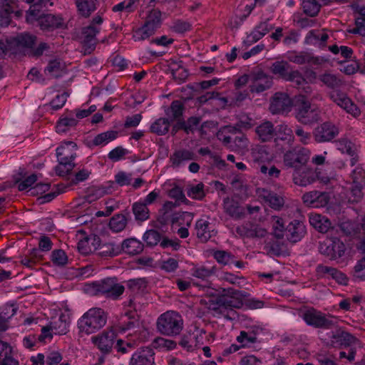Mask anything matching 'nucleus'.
Returning <instances> with one entry per match:
<instances>
[{
  "instance_id": "49530a36",
  "label": "nucleus",
  "mask_w": 365,
  "mask_h": 365,
  "mask_svg": "<svg viewBox=\"0 0 365 365\" xmlns=\"http://www.w3.org/2000/svg\"><path fill=\"white\" fill-rule=\"evenodd\" d=\"M170 125V123L168 119L160 118L151 124L150 131L158 135H164L168 132Z\"/></svg>"
},
{
  "instance_id": "2eb2a0df",
  "label": "nucleus",
  "mask_w": 365,
  "mask_h": 365,
  "mask_svg": "<svg viewBox=\"0 0 365 365\" xmlns=\"http://www.w3.org/2000/svg\"><path fill=\"white\" fill-rule=\"evenodd\" d=\"M338 134L339 128L330 122H324L317 125L313 130V136L317 143L329 142Z\"/></svg>"
},
{
  "instance_id": "9b49d317",
  "label": "nucleus",
  "mask_w": 365,
  "mask_h": 365,
  "mask_svg": "<svg viewBox=\"0 0 365 365\" xmlns=\"http://www.w3.org/2000/svg\"><path fill=\"white\" fill-rule=\"evenodd\" d=\"M250 159L255 169L259 170L262 174H266L267 164L272 161L273 155L266 146L256 145L252 149Z\"/></svg>"
},
{
  "instance_id": "1a4fd4ad",
  "label": "nucleus",
  "mask_w": 365,
  "mask_h": 365,
  "mask_svg": "<svg viewBox=\"0 0 365 365\" xmlns=\"http://www.w3.org/2000/svg\"><path fill=\"white\" fill-rule=\"evenodd\" d=\"M302 317L308 325L314 328L330 329L334 325L332 316H327L313 307L304 311Z\"/></svg>"
},
{
  "instance_id": "79ce46f5",
  "label": "nucleus",
  "mask_w": 365,
  "mask_h": 365,
  "mask_svg": "<svg viewBox=\"0 0 365 365\" xmlns=\"http://www.w3.org/2000/svg\"><path fill=\"white\" fill-rule=\"evenodd\" d=\"M78 120L73 116H62L56 123V130L58 133H65L78 124Z\"/></svg>"
},
{
  "instance_id": "052dcab7",
  "label": "nucleus",
  "mask_w": 365,
  "mask_h": 365,
  "mask_svg": "<svg viewBox=\"0 0 365 365\" xmlns=\"http://www.w3.org/2000/svg\"><path fill=\"white\" fill-rule=\"evenodd\" d=\"M63 69V66L59 61L53 60L49 61L48 66L45 68V73L51 77L57 78L61 75Z\"/></svg>"
},
{
  "instance_id": "4d7b16f0",
  "label": "nucleus",
  "mask_w": 365,
  "mask_h": 365,
  "mask_svg": "<svg viewBox=\"0 0 365 365\" xmlns=\"http://www.w3.org/2000/svg\"><path fill=\"white\" fill-rule=\"evenodd\" d=\"M320 8L321 5L317 0H303V11L309 16H316L319 14Z\"/></svg>"
},
{
  "instance_id": "4468645a",
  "label": "nucleus",
  "mask_w": 365,
  "mask_h": 365,
  "mask_svg": "<svg viewBox=\"0 0 365 365\" xmlns=\"http://www.w3.org/2000/svg\"><path fill=\"white\" fill-rule=\"evenodd\" d=\"M96 290L108 297L115 299L123 293L125 287L118 283L117 278L113 277L102 280L96 285Z\"/></svg>"
},
{
  "instance_id": "423d86ee",
  "label": "nucleus",
  "mask_w": 365,
  "mask_h": 365,
  "mask_svg": "<svg viewBox=\"0 0 365 365\" xmlns=\"http://www.w3.org/2000/svg\"><path fill=\"white\" fill-rule=\"evenodd\" d=\"M26 21L34 23L35 21L43 31H53L64 26L63 18L59 15L51 14H41L40 10L36 9V5H31L26 14Z\"/></svg>"
},
{
  "instance_id": "2f4dec72",
  "label": "nucleus",
  "mask_w": 365,
  "mask_h": 365,
  "mask_svg": "<svg viewBox=\"0 0 365 365\" xmlns=\"http://www.w3.org/2000/svg\"><path fill=\"white\" fill-rule=\"evenodd\" d=\"M195 158V155L192 151L187 149H179L170 155V161L173 167L179 168L185 162L194 160Z\"/></svg>"
},
{
  "instance_id": "9d476101",
  "label": "nucleus",
  "mask_w": 365,
  "mask_h": 365,
  "mask_svg": "<svg viewBox=\"0 0 365 365\" xmlns=\"http://www.w3.org/2000/svg\"><path fill=\"white\" fill-rule=\"evenodd\" d=\"M321 254L329 257L331 259H336L342 257L346 250L344 243L337 237L327 238L319 245Z\"/></svg>"
},
{
  "instance_id": "f3484780",
  "label": "nucleus",
  "mask_w": 365,
  "mask_h": 365,
  "mask_svg": "<svg viewBox=\"0 0 365 365\" xmlns=\"http://www.w3.org/2000/svg\"><path fill=\"white\" fill-rule=\"evenodd\" d=\"M115 339L116 333L113 329H110L93 336L91 341L101 352L108 354L111 351Z\"/></svg>"
},
{
  "instance_id": "e433bc0d",
  "label": "nucleus",
  "mask_w": 365,
  "mask_h": 365,
  "mask_svg": "<svg viewBox=\"0 0 365 365\" xmlns=\"http://www.w3.org/2000/svg\"><path fill=\"white\" fill-rule=\"evenodd\" d=\"M329 38V35L323 31L311 30L305 38V42L308 44L319 43V46L324 47Z\"/></svg>"
},
{
  "instance_id": "bf43d9fd",
  "label": "nucleus",
  "mask_w": 365,
  "mask_h": 365,
  "mask_svg": "<svg viewBox=\"0 0 365 365\" xmlns=\"http://www.w3.org/2000/svg\"><path fill=\"white\" fill-rule=\"evenodd\" d=\"M333 339H335L336 343L344 346L351 345L356 340V338L353 335L344 331L336 332L333 336Z\"/></svg>"
},
{
  "instance_id": "f257e3e1",
  "label": "nucleus",
  "mask_w": 365,
  "mask_h": 365,
  "mask_svg": "<svg viewBox=\"0 0 365 365\" xmlns=\"http://www.w3.org/2000/svg\"><path fill=\"white\" fill-rule=\"evenodd\" d=\"M247 293L232 288L223 289V294L216 298L213 311L225 318L231 319L230 314H234L235 309H240L243 305V299Z\"/></svg>"
},
{
  "instance_id": "0eeeda50",
  "label": "nucleus",
  "mask_w": 365,
  "mask_h": 365,
  "mask_svg": "<svg viewBox=\"0 0 365 365\" xmlns=\"http://www.w3.org/2000/svg\"><path fill=\"white\" fill-rule=\"evenodd\" d=\"M162 13L158 9H152L147 14L143 25L133 31L135 41H144L155 34L162 24Z\"/></svg>"
},
{
  "instance_id": "bb28decb",
  "label": "nucleus",
  "mask_w": 365,
  "mask_h": 365,
  "mask_svg": "<svg viewBox=\"0 0 365 365\" xmlns=\"http://www.w3.org/2000/svg\"><path fill=\"white\" fill-rule=\"evenodd\" d=\"M316 271L318 276L322 277H326L327 275L331 276V278L335 279L339 284L345 285L348 282L346 276L334 267L319 264L317 267Z\"/></svg>"
},
{
  "instance_id": "393cba45",
  "label": "nucleus",
  "mask_w": 365,
  "mask_h": 365,
  "mask_svg": "<svg viewBox=\"0 0 365 365\" xmlns=\"http://www.w3.org/2000/svg\"><path fill=\"white\" fill-rule=\"evenodd\" d=\"M285 232L287 240L292 243H296L304 236L306 227L303 222L294 220L287 226Z\"/></svg>"
},
{
  "instance_id": "20e7f679",
  "label": "nucleus",
  "mask_w": 365,
  "mask_h": 365,
  "mask_svg": "<svg viewBox=\"0 0 365 365\" xmlns=\"http://www.w3.org/2000/svg\"><path fill=\"white\" fill-rule=\"evenodd\" d=\"M184 327L182 316L175 311H168L160 314L156 322L158 331L166 336H175L180 334Z\"/></svg>"
},
{
  "instance_id": "412c9836",
  "label": "nucleus",
  "mask_w": 365,
  "mask_h": 365,
  "mask_svg": "<svg viewBox=\"0 0 365 365\" xmlns=\"http://www.w3.org/2000/svg\"><path fill=\"white\" fill-rule=\"evenodd\" d=\"M292 101L289 96L284 93H277L272 97L269 110L272 114H279L289 111Z\"/></svg>"
},
{
  "instance_id": "c756f323",
  "label": "nucleus",
  "mask_w": 365,
  "mask_h": 365,
  "mask_svg": "<svg viewBox=\"0 0 365 365\" xmlns=\"http://www.w3.org/2000/svg\"><path fill=\"white\" fill-rule=\"evenodd\" d=\"M255 133L259 140L261 142H269L277 135L274 125L270 121H264L255 128Z\"/></svg>"
},
{
  "instance_id": "dca6fc26",
  "label": "nucleus",
  "mask_w": 365,
  "mask_h": 365,
  "mask_svg": "<svg viewBox=\"0 0 365 365\" xmlns=\"http://www.w3.org/2000/svg\"><path fill=\"white\" fill-rule=\"evenodd\" d=\"M20 16L22 14L19 9L16 0H0V24L9 26L11 21V14Z\"/></svg>"
},
{
  "instance_id": "7ed1b4c3",
  "label": "nucleus",
  "mask_w": 365,
  "mask_h": 365,
  "mask_svg": "<svg viewBox=\"0 0 365 365\" xmlns=\"http://www.w3.org/2000/svg\"><path fill=\"white\" fill-rule=\"evenodd\" d=\"M76 144L73 141L65 142L56 149L58 165L55 171L58 176L69 175L75 167L74 160L76 158Z\"/></svg>"
},
{
  "instance_id": "774afa93",
  "label": "nucleus",
  "mask_w": 365,
  "mask_h": 365,
  "mask_svg": "<svg viewBox=\"0 0 365 365\" xmlns=\"http://www.w3.org/2000/svg\"><path fill=\"white\" fill-rule=\"evenodd\" d=\"M160 234L155 230H148L143 235L144 241L148 246L151 247L158 245V243L160 242Z\"/></svg>"
},
{
  "instance_id": "cd10ccee",
  "label": "nucleus",
  "mask_w": 365,
  "mask_h": 365,
  "mask_svg": "<svg viewBox=\"0 0 365 365\" xmlns=\"http://www.w3.org/2000/svg\"><path fill=\"white\" fill-rule=\"evenodd\" d=\"M195 230L197 237L202 242H207L215 234L210 222L203 219L197 220Z\"/></svg>"
},
{
  "instance_id": "58836bf2",
  "label": "nucleus",
  "mask_w": 365,
  "mask_h": 365,
  "mask_svg": "<svg viewBox=\"0 0 365 365\" xmlns=\"http://www.w3.org/2000/svg\"><path fill=\"white\" fill-rule=\"evenodd\" d=\"M217 267L212 266L207 267L205 265L195 266L191 269V274L194 277L200 279L202 280H207L214 274H215Z\"/></svg>"
},
{
  "instance_id": "603ef678",
  "label": "nucleus",
  "mask_w": 365,
  "mask_h": 365,
  "mask_svg": "<svg viewBox=\"0 0 365 365\" xmlns=\"http://www.w3.org/2000/svg\"><path fill=\"white\" fill-rule=\"evenodd\" d=\"M128 223L126 217L123 214H117L113 216L109 221V227L114 232L123 231Z\"/></svg>"
},
{
  "instance_id": "6e6552de",
  "label": "nucleus",
  "mask_w": 365,
  "mask_h": 365,
  "mask_svg": "<svg viewBox=\"0 0 365 365\" xmlns=\"http://www.w3.org/2000/svg\"><path fill=\"white\" fill-rule=\"evenodd\" d=\"M311 152L309 149L295 146L284 153L283 155L284 165L288 168L297 169L306 166L309 162Z\"/></svg>"
},
{
  "instance_id": "f704fd0d",
  "label": "nucleus",
  "mask_w": 365,
  "mask_h": 365,
  "mask_svg": "<svg viewBox=\"0 0 365 365\" xmlns=\"http://www.w3.org/2000/svg\"><path fill=\"white\" fill-rule=\"evenodd\" d=\"M132 212L138 223H141L150 218V210L141 201L135 202L132 205Z\"/></svg>"
},
{
  "instance_id": "09e8293b",
  "label": "nucleus",
  "mask_w": 365,
  "mask_h": 365,
  "mask_svg": "<svg viewBox=\"0 0 365 365\" xmlns=\"http://www.w3.org/2000/svg\"><path fill=\"white\" fill-rule=\"evenodd\" d=\"M42 259L43 256L40 254L39 250L34 248L29 255L21 258V263L26 267L33 268Z\"/></svg>"
},
{
  "instance_id": "680f3d73",
  "label": "nucleus",
  "mask_w": 365,
  "mask_h": 365,
  "mask_svg": "<svg viewBox=\"0 0 365 365\" xmlns=\"http://www.w3.org/2000/svg\"><path fill=\"white\" fill-rule=\"evenodd\" d=\"M184 106L180 101H174L172 102L167 115H170L173 120L180 119L183 114Z\"/></svg>"
},
{
  "instance_id": "a878e982",
  "label": "nucleus",
  "mask_w": 365,
  "mask_h": 365,
  "mask_svg": "<svg viewBox=\"0 0 365 365\" xmlns=\"http://www.w3.org/2000/svg\"><path fill=\"white\" fill-rule=\"evenodd\" d=\"M223 209L226 214L236 220L242 219L245 215L244 208L233 198L226 197L224 200Z\"/></svg>"
},
{
  "instance_id": "7c9ffc66",
  "label": "nucleus",
  "mask_w": 365,
  "mask_h": 365,
  "mask_svg": "<svg viewBox=\"0 0 365 365\" xmlns=\"http://www.w3.org/2000/svg\"><path fill=\"white\" fill-rule=\"evenodd\" d=\"M287 59L292 63L302 65L305 63H311L317 65L319 63V59L314 57L311 53L307 52L290 51L287 53Z\"/></svg>"
},
{
  "instance_id": "e2e57ef3",
  "label": "nucleus",
  "mask_w": 365,
  "mask_h": 365,
  "mask_svg": "<svg viewBox=\"0 0 365 365\" xmlns=\"http://www.w3.org/2000/svg\"><path fill=\"white\" fill-rule=\"evenodd\" d=\"M204 187V184L202 182H200L196 185L191 186L188 188L187 195L188 197L194 200H202L205 196Z\"/></svg>"
},
{
  "instance_id": "ea45409f",
  "label": "nucleus",
  "mask_w": 365,
  "mask_h": 365,
  "mask_svg": "<svg viewBox=\"0 0 365 365\" xmlns=\"http://www.w3.org/2000/svg\"><path fill=\"white\" fill-rule=\"evenodd\" d=\"M76 5L79 14L88 18L96 9V0H76Z\"/></svg>"
},
{
  "instance_id": "a211bd4d",
  "label": "nucleus",
  "mask_w": 365,
  "mask_h": 365,
  "mask_svg": "<svg viewBox=\"0 0 365 365\" xmlns=\"http://www.w3.org/2000/svg\"><path fill=\"white\" fill-rule=\"evenodd\" d=\"M330 199L329 192L318 190L310 191L302 195L304 203L313 207H324L329 204Z\"/></svg>"
},
{
  "instance_id": "37998d69",
  "label": "nucleus",
  "mask_w": 365,
  "mask_h": 365,
  "mask_svg": "<svg viewBox=\"0 0 365 365\" xmlns=\"http://www.w3.org/2000/svg\"><path fill=\"white\" fill-rule=\"evenodd\" d=\"M290 65L285 61H277L272 63L270 71L284 80H286L290 71Z\"/></svg>"
},
{
  "instance_id": "338daca9",
  "label": "nucleus",
  "mask_w": 365,
  "mask_h": 365,
  "mask_svg": "<svg viewBox=\"0 0 365 365\" xmlns=\"http://www.w3.org/2000/svg\"><path fill=\"white\" fill-rule=\"evenodd\" d=\"M51 261L57 266H64L68 262V257L62 250H55L51 253Z\"/></svg>"
},
{
  "instance_id": "5fc2aeb1",
  "label": "nucleus",
  "mask_w": 365,
  "mask_h": 365,
  "mask_svg": "<svg viewBox=\"0 0 365 365\" xmlns=\"http://www.w3.org/2000/svg\"><path fill=\"white\" fill-rule=\"evenodd\" d=\"M152 345L155 349L162 351H170L175 349L177 347L176 341L160 336L155 338L153 340Z\"/></svg>"
},
{
  "instance_id": "c03bdc74",
  "label": "nucleus",
  "mask_w": 365,
  "mask_h": 365,
  "mask_svg": "<svg viewBox=\"0 0 365 365\" xmlns=\"http://www.w3.org/2000/svg\"><path fill=\"white\" fill-rule=\"evenodd\" d=\"M318 78L329 88H338L342 85V81L340 77L331 73H324L319 75Z\"/></svg>"
},
{
  "instance_id": "4be33fe9",
  "label": "nucleus",
  "mask_w": 365,
  "mask_h": 365,
  "mask_svg": "<svg viewBox=\"0 0 365 365\" xmlns=\"http://www.w3.org/2000/svg\"><path fill=\"white\" fill-rule=\"evenodd\" d=\"M154 352L149 347L138 349L130 360L129 365H154Z\"/></svg>"
},
{
  "instance_id": "c85d7f7f",
  "label": "nucleus",
  "mask_w": 365,
  "mask_h": 365,
  "mask_svg": "<svg viewBox=\"0 0 365 365\" xmlns=\"http://www.w3.org/2000/svg\"><path fill=\"white\" fill-rule=\"evenodd\" d=\"M258 192L259 197L272 208L279 210L283 207L284 200L280 195L264 188L259 190Z\"/></svg>"
},
{
  "instance_id": "864d4df0",
  "label": "nucleus",
  "mask_w": 365,
  "mask_h": 365,
  "mask_svg": "<svg viewBox=\"0 0 365 365\" xmlns=\"http://www.w3.org/2000/svg\"><path fill=\"white\" fill-rule=\"evenodd\" d=\"M127 287L133 293H143L148 287V281L145 278L132 279L126 282Z\"/></svg>"
},
{
  "instance_id": "c9c22d12",
  "label": "nucleus",
  "mask_w": 365,
  "mask_h": 365,
  "mask_svg": "<svg viewBox=\"0 0 365 365\" xmlns=\"http://www.w3.org/2000/svg\"><path fill=\"white\" fill-rule=\"evenodd\" d=\"M143 247L140 241L135 238H130L123 242L120 250L128 255H135L143 250Z\"/></svg>"
},
{
  "instance_id": "6ab92c4d",
  "label": "nucleus",
  "mask_w": 365,
  "mask_h": 365,
  "mask_svg": "<svg viewBox=\"0 0 365 365\" xmlns=\"http://www.w3.org/2000/svg\"><path fill=\"white\" fill-rule=\"evenodd\" d=\"M252 82L250 89L252 93H262L272 86V77L263 71H257L252 74Z\"/></svg>"
},
{
  "instance_id": "3c124183",
  "label": "nucleus",
  "mask_w": 365,
  "mask_h": 365,
  "mask_svg": "<svg viewBox=\"0 0 365 365\" xmlns=\"http://www.w3.org/2000/svg\"><path fill=\"white\" fill-rule=\"evenodd\" d=\"M118 135L116 130H108L97 135L93 140V145L96 146H103L109 142L117 138Z\"/></svg>"
},
{
  "instance_id": "de8ad7c7",
  "label": "nucleus",
  "mask_w": 365,
  "mask_h": 365,
  "mask_svg": "<svg viewBox=\"0 0 365 365\" xmlns=\"http://www.w3.org/2000/svg\"><path fill=\"white\" fill-rule=\"evenodd\" d=\"M69 324L67 317L62 314L57 320L51 323V329L55 334H65L68 331Z\"/></svg>"
},
{
  "instance_id": "8fccbe9b",
  "label": "nucleus",
  "mask_w": 365,
  "mask_h": 365,
  "mask_svg": "<svg viewBox=\"0 0 365 365\" xmlns=\"http://www.w3.org/2000/svg\"><path fill=\"white\" fill-rule=\"evenodd\" d=\"M193 219V214L188 212H175L170 217L172 225H186L187 227L191 225Z\"/></svg>"
},
{
  "instance_id": "b1692460",
  "label": "nucleus",
  "mask_w": 365,
  "mask_h": 365,
  "mask_svg": "<svg viewBox=\"0 0 365 365\" xmlns=\"http://www.w3.org/2000/svg\"><path fill=\"white\" fill-rule=\"evenodd\" d=\"M310 225L321 233L332 232L334 229L331 220L326 216L317 213H311L309 217Z\"/></svg>"
},
{
  "instance_id": "69168bd1",
  "label": "nucleus",
  "mask_w": 365,
  "mask_h": 365,
  "mask_svg": "<svg viewBox=\"0 0 365 365\" xmlns=\"http://www.w3.org/2000/svg\"><path fill=\"white\" fill-rule=\"evenodd\" d=\"M294 133L297 138L298 142L302 145H308L312 141V133L304 130L301 125H296L294 128Z\"/></svg>"
},
{
  "instance_id": "5701e85b",
  "label": "nucleus",
  "mask_w": 365,
  "mask_h": 365,
  "mask_svg": "<svg viewBox=\"0 0 365 365\" xmlns=\"http://www.w3.org/2000/svg\"><path fill=\"white\" fill-rule=\"evenodd\" d=\"M292 180L297 185L307 186L315 181L316 175L312 169L304 166L294 170Z\"/></svg>"
},
{
  "instance_id": "a18cd8bd",
  "label": "nucleus",
  "mask_w": 365,
  "mask_h": 365,
  "mask_svg": "<svg viewBox=\"0 0 365 365\" xmlns=\"http://www.w3.org/2000/svg\"><path fill=\"white\" fill-rule=\"evenodd\" d=\"M340 230L347 236L354 238H360V227L359 224L350 220L342 222L339 224Z\"/></svg>"
},
{
  "instance_id": "0e129e2a",
  "label": "nucleus",
  "mask_w": 365,
  "mask_h": 365,
  "mask_svg": "<svg viewBox=\"0 0 365 365\" xmlns=\"http://www.w3.org/2000/svg\"><path fill=\"white\" fill-rule=\"evenodd\" d=\"M276 131L278 133L282 140H287L290 144L294 143V135H293V131L287 125H279Z\"/></svg>"
},
{
  "instance_id": "f8f14e48",
  "label": "nucleus",
  "mask_w": 365,
  "mask_h": 365,
  "mask_svg": "<svg viewBox=\"0 0 365 365\" xmlns=\"http://www.w3.org/2000/svg\"><path fill=\"white\" fill-rule=\"evenodd\" d=\"M205 334L204 329H196L194 331H187L180 337L179 345L185 351L192 352L203 344Z\"/></svg>"
},
{
  "instance_id": "6e6d98bb",
  "label": "nucleus",
  "mask_w": 365,
  "mask_h": 365,
  "mask_svg": "<svg viewBox=\"0 0 365 365\" xmlns=\"http://www.w3.org/2000/svg\"><path fill=\"white\" fill-rule=\"evenodd\" d=\"M270 223L272 227V233L277 239H282L284 237V224L282 217L278 216H272Z\"/></svg>"
},
{
  "instance_id": "aec40b11",
  "label": "nucleus",
  "mask_w": 365,
  "mask_h": 365,
  "mask_svg": "<svg viewBox=\"0 0 365 365\" xmlns=\"http://www.w3.org/2000/svg\"><path fill=\"white\" fill-rule=\"evenodd\" d=\"M100 32V27L88 25L82 29V43L86 53H91L94 51L98 43L96 36Z\"/></svg>"
},
{
  "instance_id": "ddd939ff",
  "label": "nucleus",
  "mask_w": 365,
  "mask_h": 365,
  "mask_svg": "<svg viewBox=\"0 0 365 365\" xmlns=\"http://www.w3.org/2000/svg\"><path fill=\"white\" fill-rule=\"evenodd\" d=\"M330 99L338 106L346 110L354 117H358L361 114V110L358 106L348 97L346 93L336 90L329 93Z\"/></svg>"
},
{
  "instance_id": "39448f33",
  "label": "nucleus",
  "mask_w": 365,
  "mask_h": 365,
  "mask_svg": "<svg viewBox=\"0 0 365 365\" xmlns=\"http://www.w3.org/2000/svg\"><path fill=\"white\" fill-rule=\"evenodd\" d=\"M107 322V315L101 308L88 309L78 321V328L81 333L91 334L103 328Z\"/></svg>"
},
{
  "instance_id": "4c0bfd02",
  "label": "nucleus",
  "mask_w": 365,
  "mask_h": 365,
  "mask_svg": "<svg viewBox=\"0 0 365 365\" xmlns=\"http://www.w3.org/2000/svg\"><path fill=\"white\" fill-rule=\"evenodd\" d=\"M120 328L122 331L134 329L139 325V317L135 312L130 311L121 318Z\"/></svg>"
},
{
  "instance_id": "473e14b6",
  "label": "nucleus",
  "mask_w": 365,
  "mask_h": 365,
  "mask_svg": "<svg viewBox=\"0 0 365 365\" xmlns=\"http://www.w3.org/2000/svg\"><path fill=\"white\" fill-rule=\"evenodd\" d=\"M258 328H251L247 330H242L237 336L236 340L242 348L250 347L257 341V335L258 334Z\"/></svg>"
},
{
  "instance_id": "a19ab883",
  "label": "nucleus",
  "mask_w": 365,
  "mask_h": 365,
  "mask_svg": "<svg viewBox=\"0 0 365 365\" xmlns=\"http://www.w3.org/2000/svg\"><path fill=\"white\" fill-rule=\"evenodd\" d=\"M97 255L103 257H112L120 252V249L112 242L100 244L96 248Z\"/></svg>"
},
{
  "instance_id": "13d9d810",
  "label": "nucleus",
  "mask_w": 365,
  "mask_h": 365,
  "mask_svg": "<svg viewBox=\"0 0 365 365\" xmlns=\"http://www.w3.org/2000/svg\"><path fill=\"white\" fill-rule=\"evenodd\" d=\"M214 259L224 266L232 264L235 256L230 252L225 250H217L213 252Z\"/></svg>"
},
{
  "instance_id": "72a5a7b5",
  "label": "nucleus",
  "mask_w": 365,
  "mask_h": 365,
  "mask_svg": "<svg viewBox=\"0 0 365 365\" xmlns=\"http://www.w3.org/2000/svg\"><path fill=\"white\" fill-rule=\"evenodd\" d=\"M269 21V19H267L265 21L259 22L255 27L248 36L250 42H257L274 29V26Z\"/></svg>"
},
{
  "instance_id": "f03ea898",
  "label": "nucleus",
  "mask_w": 365,
  "mask_h": 365,
  "mask_svg": "<svg viewBox=\"0 0 365 365\" xmlns=\"http://www.w3.org/2000/svg\"><path fill=\"white\" fill-rule=\"evenodd\" d=\"M294 107L295 118L302 125H312L321 119L320 108L315 104H312L304 95L297 96Z\"/></svg>"
}]
</instances>
